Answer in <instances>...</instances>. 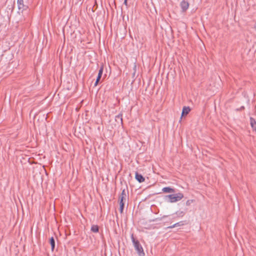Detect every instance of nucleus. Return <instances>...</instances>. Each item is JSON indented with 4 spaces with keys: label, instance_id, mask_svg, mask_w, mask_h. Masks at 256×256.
<instances>
[{
    "label": "nucleus",
    "instance_id": "nucleus-1",
    "mask_svg": "<svg viewBox=\"0 0 256 256\" xmlns=\"http://www.w3.org/2000/svg\"><path fill=\"white\" fill-rule=\"evenodd\" d=\"M132 242H133L134 247L138 256H144L145 253L144 252V249L140 244V242L138 240H136L133 236H132Z\"/></svg>",
    "mask_w": 256,
    "mask_h": 256
},
{
    "label": "nucleus",
    "instance_id": "nucleus-2",
    "mask_svg": "<svg viewBox=\"0 0 256 256\" xmlns=\"http://www.w3.org/2000/svg\"><path fill=\"white\" fill-rule=\"evenodd\" d=\"M184 198V195L181 192L176 194H169L166 196V198L168 199V202L171 203L176 202Z\"/></svg>",
    "mask_w": 256,
    "mask_h": 256
},
{
    "label": "nucleus",
    "instance_id": "nucleus-3",
    "mask_svg": "<svg viewBox=\"0 0 256 256\" xmlns=\"http://www.w3.org/2000/svg\"><path fill=\"white\" fill-rule=\"evenodd\" d=\"M126 195L124 190H123L120 198H119V202H120V211L121 213L122 212L124 207V200H126Z\"/></svg>",
    "mask_w": 256,
    "mask_h": 256
},
{
    "label": "nucleus",
    "instance_id": "nucleus-4",
    "mask_svg": "<svg viewBox=\"0 0 256 256\" xmlns=\"http://www.w3.org/2000/svg\"><path fill=\"white\" fill-rule=\"evenodd\" d=\"M180 7L182 9V12H186L189 8V4L188 2L182 0L180 2Z\"/></svg>",
    "mask_w": 256,
    "mask_h": 256
},
{
    "label": "nucleus",
    "instance_id": "nucleus-5",
    "mask_svg": "<svg viewBox=\"0 0 256 256\" xmlns=\"http://www.w3.org/2000/svg\"><path fill=\"white\" fill-rule=\"evenodd\" d=\"M102 72H103V68H101L98 72V76L96 82L94 84L95 86H96L98 85V84L102 77Z\"/></svg>",
    "mask_w": 256,
    "mask_h": 256
},
{
    "label": "nucleus",
    "instance_id": "nucleus-6",
    "mask_svg": "<svg viewBox=\"0 0 256 256\" xmlns=\"http://www.w3.org/2000/svg\"><path fill=\"white\" fill-rule=\"evenodd\" d=\"M190 109L188 106H184L182 108L181 118L183 116L187 115L190 112Z\"/></svg>",
    "mask_w": 256,
    "mask_h": 256
},
{
    "label": "nucleus",
    "instance_id": "nucleus-7",
    "mask_svg": "<svg viewBox=\"0 0 256 256\" xmlns=\"http://www.w3.org/2000/svg\"><path fill=\"white\" fill-rule=\"evenodd\" d=\"M136 179L140 182H142L144 181L145 179L142 175L138 174V172L136 173Z\"/></svg>",
    "mask_w": 256,
    "mask_h": 256
},
{
    "label": "nucleus",
    "instance_id": "nucleus-8",
    "mask_svg": "<svg viewBox=\"0 0 256 256\" xmlns=\"http://www.w3.org/2000/svg\"><path fill=\"white\" fill-rule=\"evenodd\" d=\"M162 190L164 193H172L174 192V190L170 187L164 188Z\"/></svg>",
    "mask_w": 256,
    "mask_h": 256
},
{
    "label": "nucleus",
    "instance_id": "nucleus-9",
    "mask_svg": "<svg viewBox=\"0 0 256 256\" xmlns=\"http://www.w3.org/2000/svg\"><path fill=\"white\" fill-rule=\"evenodd\" d=\"M250 125L253 130L256 131V122L253 118H250Z\"/></svg>",
    "mask_w": 256,
    "mask_h": 256
},
{
    "label": "nucleus",
    "instance_id": "nucleus-10",
    "mask_svg": "<svg viewBox=\"0 0 256 256\" xmlns=\"http://www.w3.org/2000/svg\"><path fill=\"white\" fill-rule=\"evenodd\" d=\"M18 8L20 10L24 9V0H18Z\"/></svg>",
    "mask_w": 256,
    "mask_h": 256
},
{
    "label": "nucleus",
    "instance_id": "nucleus-11",
    "mask_svg": "<svg viewBox=\"0 0 256 256\" xmlns=\"http://www.w3.org/2000/svg\"><path fill=\"white\" fill-rule=\"evenodd\" d=\"M50 243L51 246L52 250V251H53L54 248V246H55V242H54V238L53 237H52L50 238Z\"/></svg>",
    "mask_w": 256,
    "mask_h": 256
},
{
    "label": "nucleus",
    "instance_id": "nucleus-12",
    "mask_svg": "<svg viewBox=\"0 0 256 256\" xmlns=\"http://www.w3.org/2000/svg\"><path fill=\"white\" fill-rule=\"evenodd\" d=\"M98 226L97 225H92L91 227V230L94 232H98Z\"/></svg>",
    "mask_w": 256,
    "mask_h": 256
},
{
    "label": "nucleus",
    "instance_id": "nucleus-13",
    "mask_svg": "<svg viewBox=\"0 0 256 256\" xmlns=\"http://www.w3.org/2000/svg\"><path fill=\"white\" fill-rule=\"evenodd\" d=\"M184 225V224H182V222H178L176 224H174L173 226H170V228H174L175 226H182Z\"/></svg>",
    "mask_w": 256,
    "mask_h": 256
},
{
    "label": "nucleus",
    "instance_id": "nucleus-14",
    "mask_svg": "<svg viewBox=\"0 0 256 256\" xmlns=\"http://www.w3.org/2000/svg\"><path fill=\"white\" fill-rule=\"evenodd\" d=\"M116 118L119 119L120 120L121 122L122 123V115L119 114V115L117 116H116Z\"/></svg>",
    "mask_w": 256,
    "mask_h": 256
},
{
    "label": "nucleus",
    "instance_id": "nucleus-15",
    "mask_svg": "<svg viewBox=\"0 0 256 256\" xmlns=\"http://www.w3.org/2000/svg\"><path fill=\"white\" fill-rule=\"evenodd\" d=\"M124 4L126 6H127V0H124Z\"/></svg>",
    "mask_w": 256,
    "mask_h": 256
},
{
    "label": "nucleus",
    "instance_id": "nucleus-16",
    "mask_svg": "<svg viewBox=\"0 0 256 256\" xmlns=\"http://www.w3.org/2000/svg\"><path fill=\"white\" fill-rule=\"evenodd\" d=\"M254 28L256 30V24H255Z\"/></svg>",
    "mask_w": 256,
    "mask_h": 256
}]
</instances>
